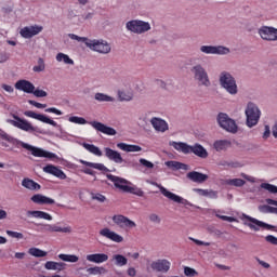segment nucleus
<instances>
[{
	"mask_svg": "<svg viewBox=\"0 0 277 277\" xmlns=\"http://www.w3.org/2000/svg\"><path fill=\"white\" fill-rule=\"evenodd\" d=\"M107 179L108 181H111V183H114V186L117 189L123 192L124 194H133L134 196H138L140 198L144 196V190H142V188L137 187L135 184L124 177L107 174Z\"/></svg>",
	"mask_w": 277,
	"mask_h": 277,
	"instance_id": "nucleus-1",
	"label": "nucleus"
},
{
	"mask_svg": "<svg viewBox=\"0 0 277 277\" xmlns=\"http://www.w3.org/2000/svg\"><path fill=\"white\" fill-rule=\"evenodd\" d=\"M24 116H26V118H32V120H38L43 124H50V127H54L55 129H58L60 134H57L56 137H60V140H64L65 142H68V137H70V134H68V132H66L64 128L57 124L56 121L53 120L51 117L44 114H38L34 110H26L24 113Z\"/></svg>",
	"mask_w": 277,
	"mask_h": 277,
	"instance_id": "nucleus-2",
	"label": "nucleus"
},
{
	"mask_svg": "<svg viewBox=\"0 0 277 277\" xmlns=\"http://www.w3.org/2000/svg\"><path fill=\"white\" fill-rule=\"evenodd\" d=\"M68 122L71 124H80V126H85L90 124L95 131H98L100 133H103L104 135H117L118 131L116 129L108 127L104 124L103 122L100 121H87L85 118L79 117V116H69L68 117Z\"/></svg>",
	"mask_w": 277,
	"mask_h": 277,
	"instance_id": "nucleus-3",
	"label": "nucleus"
},
{
	"mask_svg": "<svg viewBox=\"0 0 277 277\" xmlns=\"http://www.w3.org/2000/svg\"><path fill=\"white\" fill-rule=\"evenodd\" d=\"M219 84L226 94L229 96H237L239 94V84L237 83V78L233 76L229 71H221L219 75Z\"/></svg>",
	"mask_w": 277,
	"mask_h": 277,
	"instance_id": "nucleus-4",
	"label": "nucleus"
},
{
	"mask_svg": "<svg viewBox=\"0 0 277 277\" xmlns=\"http://www.w3.org/2000/svg\"><path fill=\"white\" fill-rule=\"evenodd\" d=\"M261 107L254 102H248L245 107L246 127L254 129L261 121Z\"/></svg>",
	"mask_w": 277,
	"mask_h": 277,
	"instance_id": "nucleus-5",
	"label": "nucleus"
},
{
	"mask_svg": "<svg viewBox=\"0 0 277 277\" xmlns=\"http://www.w3.org/2000/svg\"><path fill=\"white\" fill-rule=\"evenodd\" d=\"M6 122L19 129L21 131H25V133H32V135H42L44 131L40 130V128L35 127L27 119H23L16 115H13V119H8Z\"/></svg>",
	"mask_w": 277,
	"mask_h": 277,
	"instance_id": "nucleus-6",
	"label": "nucleus"
},
{
	"mask_svg": "<svg viewBox=\"0 0 277 277\" xmlns=\"http://www.w3.org/2000/svg\"><path fill=\"white\" fill-rule=\"evenodd\" d=\"M240 220L245 226H248L250 230L259 233V230H276V226L267 224L259 219H254L248 214L240 215Z\"/></svg>",
	"mask_w": 277,
	"mask_h": 277,
	"instance_id": "nucleus-7",
	"label": "nucleus"
},
{
	"mask_svg": "<svg viewBox=\"0 0 277 277\" xmlns=\"http://www.w3.org/2000/svg\"><path fill=\"white\" fill-rule=\"evenodd\" d=\"M190 72L198 85H201L202 88H211V78H209V72L202 65L197 64L193 66Z\"/></svg>",
	"mask_w": 277,
	"mask_h": 277,
	"instance_id": "nucleus-8",
	"label": "nucleus"
},
{
	"mask_svg": "<svg viewBox=\"0 0 277 277\" xmlns=\"http://www.w3.org/2000/svg\"><path fill=\"white\" fill-rule=\"evenodd\" d=\"M87 49L98 53V55H109L111 53V43L105 39H89Z\"/></svg>",
	"mask_w": 277,
	"mask_h": 277,
	"instance_id": "nucleus-9",
	"label": "nucleus"
},
{
	"mask_svg": "<svg viewBox=\"0 0 277 277\" xmlns=\"http://www.w3.org/2000/svg\"><path fill=\"white\" fill-rule=\"evenodd\" d=\"M126 29L131 34L142 36V34H148L153 29V26L146 21L131 19L126 23Z\"/></svg>",
	"mask_w": 277,
	"mask_h": 277,
	"instance_id": "nucleus-10",
	"label": "nucleus"
},
{
	"mask_svg": "<svg viewBox=\"0 0 277 277\" xmlns=\"http://www.w3.org/2000/svg\"><path fill=\"white\" fill-rule=\"evenodd\" d=\"M216 120L221 129H224L227 133H237V122H235V119H232L227 114L220 113Z\"/></svg>",
	"mask_w": 277,
	"mask_h": 277,
	"instance_id": "nucleus-11",
	"label": "nucleus"
},
{
	"mask_svg": "<svg viewBox=\"0 0 277 277\" xmlns=\"http://www.w3.org/2000/svg\"><path fill=\"white\" fill-rule=\"evenodd\" d=\"M19 146H22V148H25V150L31 153L32 157H43L44 159H57V155L44 150L40 147L29 145L28 143L19 142Z\"/></svg>",
	"mask_w": 277,
	"mask_h": 277,
	"instance_id": "nucleus-12",
	"label": "nucleus"
},
{
	"mask_svg": "<svg viewBox=\"0 0 277 277\" xmlns=\"http://www.w3.org/2000/svg\"><path fill=\"white\" fill-rule=\"evenodd\" d=\"M158 189H160V194L164 196V198H168V200H171V202H175L176 205H182L183 207H192V202L189 200L168 190V188L163 187L161 184H156Z\"/></svg>",
	"mask_w": 277,
	"mask_h": 277,
	"instance_id": "nucleus-13",
	"label": "nucleus"
},
{
	"mask_svg": "<svg viewBox=\"0 0 277 277\" xmlns=\"http://www.w3.org/2000/svg\"><path fill=\"white\" fill-rule=\"evenodd\" d=\"M199 51L203 55H230V48L226 45H201Z\"/></svg>",
	"mask_w": 277,
	"mask_h": 277,
	"instance_id": "nucleus-14",
	"label": "nucleus"
},
{
	"mask_svg": "<svg viewBox=\"0 0 277 277\" xmlns=\"http://www.w3.org/2000/svg\"><path fill=\"white\" fill-rule=\"evenodd\" d=\"M43 30L44 27H42V25L34 24L21 28L19 36L25 40H29L31 38H35V36H40Z\"/></svg>",
	"mask_w": 277,
	"mask_h": 277,
	"instance_id": "nucleus-15",
	"label": "nucleus"
},
{
	"mask_svg": "<svg viewBox=\"0 0 277 277\" xmlns=\"http://www.w3.org/2000/svg\"><path fill=\"white\" fill-rule=\"evenodd\" d=\"M258 34L265 42H277V28L274 26H262L258 29Z\"/></svg>",
	"mask_w": 277,
	"mask_h": 277,
	"instance_id": "nucleus-16",
	"label": "nucleus"
},
{
	"mask_svg": "<svg viewBox=\"0 0 277 277\" xmlns=\"http://www.w3.org/2000/svg\"><path fill=\"white\" fill-rule=\"evenodd\" d=\"M225 183L226 185H230L232 187H243L246 183H251L252 185H254V183H256V177L246 173H240V177L226 180Z\"/></svg>",
	"mask_w": 277,
	"mask_h": 277,
	"instance_id": "nucleus-17",
	"label": "nucleus"
},
{
	"mask_svg": "<svg viewBox=\"0 0 277 277\" xmlns=\"http://www.w3.org/2000/svg\"><path fill=\"white\" fill-rule=\"evenodd\" d=\"M80 163L84 166L82 168V172L84 174H90V176H94V170H98L100 172H109V169H107L103 163L88 162L85 160H80Z\"/></svg>",
	"mask_w": 277,
	"mask_h": 277,
	"instance_id": "nucleus-18",
	"label": "nucleus"
},
{
	"mask_svg": "<svg viewBox=\"0 0 277 277\" xmlns=\"http://www.w3.org/2000/svg\"><path fill=\"white\" fill-rule=\"evenodd\" d=\"M43 226V233H63V235H72V226L45 223Z\"/></svg>",
	"mask_w": 277,
	"mask_h": 277,
	"instance_id": "nucleus-19",
	"label": "nucleus"
},
{
	"mask_svg": "<svg viewBox=\"0 0 277 277\" xmlns=\"http://www.w3.org/2000/svg\"><path fill=\"white\" fill-rule=\"evenodd\" d=\"M113 222L120 228H136L137 224L135 221H131L129 217L122 215V214H116L113 216Z\"/></svg>",
	"mask_w": 277,
	"mask_h": 277,
	"instance_id": "nucleus-20",
	"label": "nucleus"
},
{
	"mask_svg": "<svg viewBox=\"0 0 277 277\" xmlns=\"http://www.w3.org/2000/svg\"><path fill=\"white\" fill-rule=\"evenodd\" d=\"M100 235L114 243H122V241H124V237H122V235L111 230L109 227L102 228L100 230Z\"/></svg>",
	"mask_w": 277,
	"mask_h": 277,
	"instance_id": "nucleus-21",
	"label": "nucleus"
},
{
	"mask_svg": "<svg viewBox=\"0 0 277 277\" xmlns=\"http://www.w3.org/2000/svg\"><path fill=\"white\" fill-rule=\"evenodd\" d=\"M154 131H156V133H166V131L170 130V126L168 124V121H166V119H161L159 117H153L149 120Z\"/></svg>",
	"mask_w": 277,
	"mask_h": 277,
	"instance_id": "nucleus-22",
	"label": "nucleus"
},
{
	"mask_svg": "<svg viewBox=\"0 0 277 277\" xmlns=\"http://www.w3.org/2000/svg\"><path fill=\"white\" fill-rule=\"evenodd\" d=\"M15 90L19 92H25V94H31L36 90V85L26 79H21L15 82Z\"/></svg>",
	"mask_w": 277,
	"mask_h": 277,
	"instance_id": "nucleus-23",
	"label": "nucleus"
},
{
	"mask_svg": "<svg viewBox=\"0 0 277 277\" xmlns=\"http://www.w3.org/2000/svg\"><path fill=\"white\" fill-rule=\"evenodd\" d=\"M85 259L89 263L101 265L109 261V255L107 253H90V254H87Z\"/></svg>",
	"mask_w": 277,
	"mask_h": 277,
	"instance_id": "nucleus-24",
	"label": "nucleus"
},
{
	"mask_svg": "<svg viewBox=\"0 0 277 277\" xmlns=\"http://www.w3.org/2000/svg\"><path fill=\"white\" fill-rule=\"evenodd\" d=\"M267 205L259 206L258 209L260 213H272L277 215V200L266 199Z\"/></svg>",
	"mask_w": 277,
	"mask_h": 277,
	"instance_id": "nucleus-25",
	"label": "nucleus"
},
{
	"mask_svg": "<svg viewBox=\"0 0 277 277\" xmlns=\"http://www.w3.org/2000/svg\"><path fill=\"white\" fill-rule=\"evenodd\" d=\"M55 61L57 62V64H61L62 66H67V68L75 66V60L64 52L56 53Z\"/></svg>",
	"mask_w": 277,
	"mask_h": 277,
	"instance_id": "nucleus-26",
	"label": "nucleus"
},
{
	"mask_svg": "<svg viewBox=\"0 0 277 277\" xmlns=\"http://www.w3.org/2000/svg\"><path fill=\"white\" fill-rule=\"evenodd\" d=\"M27 217H34L35 220H45L47 222L53 221V215L49 212L40 211V210H29L26 213Z\"/></svg>",
	"mask_w": 277,
	"mask_h": 277,
	"instance_id": "nucleus-27",
	"label": "nucleus"
},
{
	"mask_svg": "<svg viewBox=\"0 0 277 277\" xmlns=\"http://www.w3.org/2000/svg\"><path fill=\"white\" fill-rule=\"evenodd\" d=\"M172 264L170 263V261L168 260H157L150 263V267L151 269H154V272H170V266Z\"/></svg>",
	"mask_w": 277,
	"mask_h": 277,
	"instance_id": "nucleus-28",
	"label": "nucleus"
},
{
	"mask_svg": "<svg viewBox=\"0 0 277 277\" xmlns=\"http://www.w3.org/2000/svg\"><path fill=\"white\" fill-rule=\"evenodd\" d=\"M104 153L109 161H114V163H124V158H122V155L118 150L106 147L104 148Z\"/></svg>",
	"mask_w": 277,
	"mask_h": 277,
	"instance_id": "nucleus-29",
	"label": "nucleus"
},
{
	"mask_svg": "<svg viewBox=\"0 0 277 277\" xmlns=\"http://www.w3.org/2000/svg\"><path fill=\"white\" fill-rule=\"evenodd\" d=\"M195 155L196 157H199V159H208L209 158V151L205 146L200 145V143H196L195 145H190V154Z\"/></svg>",
	"mask_w": 277,
	"mask_h": 277,
	"instance_id": "nucleus-30",
	"label": "nucleus"
},
{
	"mask_svg": "<svg viewBox=\"0 0 277 277\" xmlns=\"http://www.w3.org/2000/svg\"><path fill=\"white\" fill-rule=\"evenodd\" d=\"M169 146L177 150V153H183V155H190L192 145L183 142L170 141Z\"/></svg>",
	"mask_w": 277,
	"mask_h": 277,
	"instance_id": "nucleus-31",
	"label": "nucleus"
},
{
	"mask_svg": "<svg viewBox=\"0 0 277 277\" xmlns=\"http://www.w3.org/2000/svg\"><path fill=\"white\" fill-rule=\"evenodd\" d=\"M31 202L35 205H55V199L47 197L42 194H35L30 197Z\"/></svg>",
	"mask_w": 277,
	"mask_h": 277,
	"instance_id": "nucleus-32",
	"label": "nucleus"
},
{
	"mask_svg": "<svg viewBox=\"0 0 277 277\" xmlns=\"http://www.w3.org/2000/svg\"><path fill=\"white\" fill-rule=\"evenodd\" d=\"M186 177L193 183H207L209 175L197 171H190L186 174Z\"/></svg>",
	"mask_w": 277,
	"mask_h": 277,
	"instance_id": "nucleus-33",
	"label": "nucleus"
},
{
	"mask_svg": "<svg viewBox=\"0 0 277 277\" xmlns=\"http://www.w3.org/2000/svg\"><path fill=\"white\" fill-rule=\"evenodd\" d=\"M133 90L131 89H121L117 91V98L120 103H130L133 100Z\"/></svg>",
	"mask_w": 277,
	"mask_h": 277,
	"instance_id": "nucleus-34",
	"label": "nucleus"
},
{
	"mask_svg": "<svg viewBox=\"0 0 277 277\" xmlns=\"http://www.w3.org/2000/svg\"><path fill=\"white\" fill-rule=\"evenodd\" d=\"M22 187H24V189H28V192H40V189H42V186H40L38 182L29 177L22 180Z\"/></svg>",
	"mask_w": 277,
	"mask_h": 277,
	"instance_id": "nucleus-35",
	"label": "nucleus"
},
{
	"mask_svg": "<svg viewBox=\"0 0 277 277\" xmlns=\"http://www.w3.org/2000/svg\"><path fill=\"white\" fill-rule=\"evenodd\" d=\"M43 172H45L47 174H53V176H56L57 179H61L62 181H64L66 179V174L64 173V171H62L61 169H58L57 167H55L53 164H48L47 167H44Z\"/></svg>",
	"mask_w": 277,
	"mask_h": 277,
	"instance_id": "nucleus-36",
	"label": "nucleus"
},
{
	"mask_svg": "<svg viewBox=\"0 0 277 277\" xmlns=\"http://www.w3.org/2000/svg\"><path fill=\"white\" fill-rule=\"evenodd\" d=\"M164 166L167 168H169V170H184L185 172H187V170H189V164H185L183 162L176 161V160H169L164 162Z\"/></svg>",
	"mask_w": 277,
	"mask_h": 277,
	"instance_id": "nucleus-37",
	"label": "nucleus"
},
{
	"mask_svg": "<svg viewBox=\"0 0 277 277\" xmlns=\"http://www.w3.org/2000/svg\"><path fill=\"white\" fill-rule=\"evenodd\" d=\"M117 148H119V150H123V153H142V147L140 145L118 143Z\"/></svg>",
	"mask_w": 277,
	"mask_h": 277,
	"instance_id": "nucleus-38",
	"label": "nucleus"
},
{
	"mask_svg": "<svg viewBox=\"0 0 277 277\" xmlns=\"http://www.w3.org/2000/svg\"><path fill=\"white\" fill-rule=\"evenodd\" d=\"M232 143L228 140H217L213 143V148L216 153H222V150H228L230 148Z\"/></svg>",
	"mask_w": 277,
	"mask_h": 277,
	"instance_id": "nucleus-39",
	"label": "nucleus"
},
{
	"mask_svg": "<svg viewBox=\"0 0 277 277\" xmlns=\"http://www.w3.org/2000/svg\"><path fill=\"white\" fill-rule=\"evenodd\" d=\"M111 261L114 265H116V267H124L126 265L129 264V259H127V256L119 253L114 254L111 258Z\"/></svg>",
	"mask_w": 277,
	"mask_h": 277,
	"instance_id": "nucleus-40",
	"label": "nucleus"
},
{
	"mask_svg": "<svg viewBox=\"0 0 277 277\" xmlns=\"http://www.w3.org/2000/svg\"><path fill=\"white\" fill-rule=\"evenodd\" d=\"M44 268L50 272H62V269H64V263L55 262V261H48L44 264Z\"/></svg>",
	"mask_w": 277,
	"mask_h": 277,
	"instance_id": "nucleus-41",
	"label": "nucleus"
},
{
	"mask_svg": "<svg viewBox=\"0 0 277 277\" xmlns=\"http://www.w3.org/2000/svg\"><path fill=\"white\" fill-rule=\"evenodd\" d=\"M195 194L198 196H203L206 198H217V192L211 189H202V188H195Z\"/></svg>",
	"mask_w": 277,
	"mask_h": 277,
	"instance_id": "nucleus-42",
	"label": "nucleus"
},
{
	"mask_svg": "<svg viewBox=\"0 0 277 277\" xmlns=\"http://www.w3.org/2000/svg\"><path fill=\"white\" fill-rule=\"evenodd\" d=\"M82 146L85 150H88L92 155H95V157H103V151L101 150V148L96 147V145L82 143Z\"/></svg>",
	"mask_w": 277,
	"mask_h": 277,
	"instance_id": "nucleus-43",
	"label": "nucleus"
},
{
	"mask_svg": "<svg viewBox=\"0 0 277 277\" xmlns=\"http://www.w3.org/2000/svg\"><path fill=\"white\" fill-rule=\"evenodd\" d=\"M94 98L97 103H114L116 101L114 96L101 92L95 93Z\"/></svg>",
	"mask_w": 277,
	"mask_h": 277,
	"instance_id": "nucleus-44",
	"label": "nucleus"
},
{
	"mask_svg": "<svg viewBox=\"0 0 277 277\" xmlns=\"http://www.w3.org/2000/svg\"><path fill=\"white\" fill-rule=\"evenodd\" d=\"M58 259L65 263H79V258L76 254L61 253L58 254Z\"/></svg>",
	"mask_w": 277,
	"mask_h": 277,
	"instance_id": "nucleus-45",
	"label": "nucleus"
},
{
	"mask_svg": "<svg viewBox=\"0 0 277 277\" xmlns=\"http://www.w3.org/2000/svg\"><path fill=\"white\" fill-rule=\"evenodd\" d=\"M90 276H101L103 274H107V269L103 266H93L87 269Z\"/></svg>",
	"mask_w": 277,
	"mask_h": 277,
	"instance_id": "nucleus-46",
	"label": "nucleus"
},
{
	"mask_svg": "<svg viewBox=\"0 0 277 277\" xmlns=\"http://www.w3.org/2000/svg\"><path fill=\"white\" fill-rule=\"evenodd\" d=\"M44 70H47V63L44 62V58L39 57L37 64L32 67V71L44 72Z\"/></svg>",
	"mask_w": 277,
	"mask_h": 277,
	"instance_id": "nucleus-47",
	"label": "nucleus"
},
{
	"mask_svg": "<svg viewBox=\"0 0 277 277\" xmlns=\"http://www.w3.org/2000/svg\"><path fill=\"white\" fill-rule=\"evenodd\" d=\"M8 237H11V239H16V241H23L25 239V234L21 232H14L12 229L5 230Z\"/></svg>",
	"mask_w": 277,
	"mask_h": 277,
	"instance_id": "nucleus-48",
	"label": "nucleus"
},
{
	"mask_svg": "<svg viewBox=\"0 0 277 277\" xmlns=\"http://www.w3.org/2000/svg\"><path fill=\"white\" fill-rule=\"evenodd\" d=\"M28 253L31 255V256H36L37 259H42L43 256H47V251H42L41 249H38V248H30L28 250Z\"/></svg>",
	"mask_w": 277,
	"mask_h": 277,
	"instance_id": "nucleus-49",
	"label": "nucleus"
},
{
	"mask_svg": "<svg viewBox=\"0 0 277 277\" xmlns=\"http://www.w3.org/2000/svg\"><path fill=\"white\" fill-rule=\"evenodd\" d=\"M68 38H70V40H75L76 42H83L85 47H88L90 42V39L88 37H79L78 35H75V34H69Z\"/></svg>",
	"mask_w": 277,
	"mask_h": 277,
	"instance_id": "nucleus-50",
	"label": "nucleus"
},
{
	"mask_svg": "<svg viewBox=\"0 0 277 277\" xmlns=\"http://www.w3.org/2000/svg\"><path fill=\"white\" fill-rule=\"evenodd\" d=\"M261 189H265L269 194H277V186L269 183H262Z\"/></svg>",
	"mask_w": 277,
	"mask_h": 277,
	"instance_id": "nucleus-51",
	"label": "nucleus"
},
{
	"mask_svg": "<svg viewBox=\"0 0 277 277\" xmlns=\"http://www.w3.org/2000/svg\"><path fill=\"white\" fill-rule=\"evenodd\" d=\"M138 163L146 170H153L155 168V163L150 162V160H147L145 158H140Z\"/></svg>",
	"mask_w": 277,
	"mask_h": 277,
	"instance_id": "nucleus-52",
	"label": "nucleus"
},
{
	"mask_svg": "<svg viewBox=\"0 0 277 277\" xmlns=\"http://www.w3.org/2000/svg\"><path fill=\"white\" fill-rule=\"evenodd\" d=\"M184 275L187 277H195L198 276V271L189 266H184Z\"/></svg>",
	"mask_w": 277,
	"mask_h": 277,
	"instance_id": "nucleus-53",
	"label": "nucleus"
},
{
	"mask_svg": "<svg viewBox=\"0 0 277 277\" xmlns=\"http://www.w3.org/2000/svg\"><path fill=\"white\" fill-rule=\"evenodd\" d=\"M31 94H34V96H36L37 98H44L48 96L47 91L42 89H34V92H31Z\"/></svg>",
	"mask_w": 277,
	"mask_h": 277,
	"instance_id": "nucleus-54",
	"label": "nucleus"
},
{
	"mask_svg": "<svg viewBox=\"0 0 277 277\" xmlns=\"http://www.w3.org/2000/svg\"><path fill=\"white\" fill-rule=\"evenodd\" d=\"M91 198L93 200H96V202H105L107 200V198L104 195L100 194V193L91 194Z\"/></svg>",
	"mask_w": 277,
	"mask_h": 277,
	"instance_id": "nucleus-55",
	"label": "nucleus"
},
{
	"mask_svg": "<svg viewBox=\"0 0 277 277\" xmlns=\"http://www.w3.org/2000/svg\"><path fill=\"white\" fill-rule=\"evenodd\" d=\"M148 220L153 224H161V216H159L157 213L149 214Z\"/></svg>",
	"mask_w": 277,
	"mask_h": 277,
	"instance_id": "nucleus-56",
	"label": "nucleus"
},
{
	"mask_svg": "<svg viewBox=\"0 0 277 277\" xmlns=\"http://www.w3.org/2000/svg\"><path fill=\"white\" fill-rule=\"evenodd\" d=\"M272 137V128L269 126H264V131L262 133V138L263 140H269Z\"/></svg>",
	"mask_w": 277,
	"mask_h": 277,
	"instance_id": "nucleus-57",
	"label": "nucleus"
},
{
	"mask_svg": "<svg viewBox=\"0 0 277 277\" xmlns=\"http://www.w3.org/2000/svg\"><path fill=\"white\" fill-rule=\"evenodd\" d=\"M45 113L47 114H54V116H64V111H62L61 109L55 108V107L47 108Z\"/></svg>",
	"mask_w": 277,
	"mask_h": 277,
	"instance_id": "nucleus-58",
	"label": "nucleus"
},
{
	"mask_svg": "<svg viewBox=\"0 0 277 277\" xmlns=\"http://www.w3.org/2000/svg\"><path fill=\"white\" fill-rule=\"evenodd\" d=\"M216 217H219L220 220H223V222H230V223L237 222L236 217L222 215L220 213H216Z\"/></svg>",
	"mask_w": 277,
	"mask_h": 277,
	"instance_id": "nucleus-59",
	"label": "nucleus"
},
{
	"mask_svg": "<svg viewBox=\"0 0 277 277\" xmlns=\"http://www.w3.org/2000/svg\"><path fill=\"white\" fill-rule=\"evenodd\" d=\"M219 166H222L223 168H237V167H238L237 163H235V162H228V161H226V160H221V161L219 162Z\"/></svg>",
	"mask_w": 277,
	"mask_h": 277,
	"instance_id": "nucleus-60",
	"label": "nucleus"
},
{
	"mask_svg": "<svg viewBox=\"0 0 277 277\" xmlns=\"http://www.w3.org/2000/svg\"><path fill=\"white\" fill-rule=\"evenodd\" d=\"M28 103H29V105L37 107V109H47V104L38 103L34 100H29Z\"/></svg>",
	"mask_w": 277,
	"mask_h": 277,
	"instance_id": "nucleus-61",
	"label": "nucleus"
},
{
	"mask_svg": "<svg viewBox=\"0 0 277 277\" xmlns=\"http://www.w3.org/2000/svg\"><path fill=\"white\" fill-rule=\"evenodd\" d=\"M2 90H4V92H6L8 94H14V87H12L11 84L8 83H2L1 84Z\"/></svg>",
	"mask_w": 277,
	"mask_h": 277,
	"instance_id": "nucleus-62",
	"label": "nucleus"
},
{
	"mask_svg": "<svg viewBox=\"0 0 277 277\" xmlns=\"http://www.w3.org/2000/svg\"><path fill=\"white\" fill-rule=\"evenodd\" d=\"M265 241H267V243H272V246H277V237L274 235L266 236Z\"/></svg>",
	"mask_w": 277,
	"mask_h": 277,
	"instance_id": "nucleus-63",
	"label": "nucleus"
},
{
	"mask_svg": "<svg viewBox=\"0 0 277 277\" xmlns=\"http://www.w3.org/2000/svg\"><path fill=\"white\" fill-rule=\"evenodd\" d=\"M127 274H128V276H130V277H135V276H137V271L135 269V267H129V268L127 269Z\"/></svg>",
	"mask_w": 277,
	"mask_h": 277,
	"instance_id": "nucleus-64",
	"label": "nucleus"
}]
</instances>
